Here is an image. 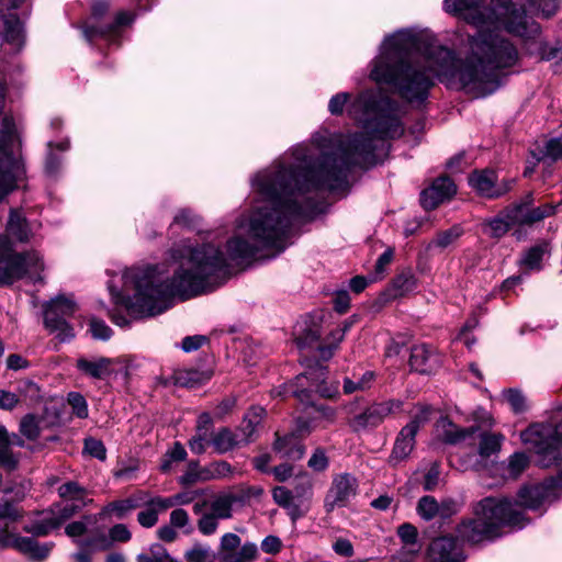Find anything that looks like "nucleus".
Instances as JSON below:
<instances>
[{"label": "nucleus", "instance_id": "27", "mask_svg": "<svg viewBox=\"0 0 562 562\" xmlns=\"http://www.w3.org/2000/svg\"><path fill=\"white\" fill-rule=\"evenodd\" d=\"M244 439H239L238 434L228 427H221L214 431L212 447L217 454H225L234 449L244 446Z\"/></svg>", "mask_w": 562, "mask_h": 562}, {"label": "nucleus", "instance_id": "59", "mask_svg": "<svg viewBox=\"0 0 562 562\" xmlns=\"http://www.w3.org/2000/svg\"><path fill=\"white\" fill-rule=\"evenodd\" d=\"M393 286L395 288L397 294L403 295L416 286L415 277L409 272L401 273L394 279Z\"/></svg>", "mask_w": 562, "mask_h": 562}, {"label": "nucleus", "instance_id": "31", "mask_svg": "<svg viewBox=\"0 0 562 562\" xmlns=\"http://www.w3.org/2000/svg\"><path fill=\"white\" fill-rule=\"evenodd\" d=\"M434 350L426 344H419L412 347L409 364L413 370L419 373H429L431 371V359Z\"/></svg>", "mask_w": 562, "mask_h": 562}, {"label": "nucleus", "instance_id": "9", "mask_svg": "<svg viewBox=\"0 0 562 562\" xmlns=\"http://www.w3.org/2000/svg\"><path fill=\"white\" fill-rule=\"evenodd\" d=\"M109 0H93L91 4V16L81 25L85 38L92 43L95 40H103L110 44L119 43L123 29L132 24L134 16L127 11L119 12L113 22L101 25V19L110 10Z\"/></svg>", "mask_w": 562, "mask_h": 562}, {"label": "nucleus", "instance_id": "48", "mask_svg": "<svg viewBox=\"0 0 562 562\" xmlns=\"http://www.w3.org/2000/svg\"><path fill=\"white\" fill-rule=\"evenodd\" d=\"M461 235L462 228L459 226H453L449 229L438 233L437 236L431 240L430 246L447 248L453 244Z\"/></svg>", "mask_w": 562, "mask_h": 562}, {"label": "nucleus", "instance_id": "17", "mask_svg": "<svg viewBox=\"0 0 562 562\" xmlns=\"http://www.w3.org/2000/svg\"><path fill=\"white\" fill-rule=\"evenodd\" d=\"M428 562H463L464 557L458 540L443 536L431 541L428 548Z\"/></svg>", "mask_w": 562, "mask_h": 562}, {"label": "nucleus", "instance_id": "36", "mask_svg": "<svg viewBox=\"0 0 562 562\" xmlns=\"http://www.w3.org/2000/svg\"><path fill=\"white\" fill-rule=\"evenodd\" d=\"M375 381V373L371 370L362 372L360 375L356 373L352 376L344 379L342 390L345 394H352L358 391L369 390Z\"/></svg>", "mask_w": 562, "mask_h": 562}, {"label": "nucleus", "instance_id": "2", "mask_svg": "<svg viewBox=\"0 0 562 562\" xmlns=\"http://www.w3.org/2000/svg\"><path fill=\"white\" fill-rule=\"evenodd\" d=\"M443 10L477 29L469 38L465 59L442 46H431L420 55L416 36L398 31L384 38L370 78L393 86L411 103L427 99L435 76L449 88L483 98L502 86L503 70L518 61L517 48L501 35V29L526 41L540 36V25L525 10L513 7L510 0H443Z\"/></svg>", "mask_w": 562, "mask_h": 562}, {"label": "nucleus", "instance_id": "32", "mask_svg": "<svg viewBox=\"0 0 562 562\" xmlns=\"http://www.w3.org/2000/svg\"><path fill=\"white\" fill-rule=\"evenodd\" d=\"M481 226L482 232L486 236L495 239L504 237L513 227L508 221V217H506L504 210H502L495 216L483 220Z\"/></svg>", "mask_w": 562, "mask_h": 562}, {"label": "nucleus", "instance_id": "7", "mask_svg": "<svg viewBox=\"0 0 562 562\" xmlns=\"http://www.w3.org/2000/svg\"><path fill=\"white\" fill-rule=\"evenodd\" d=\"M522 442L538 456V463L549 468L562 459V422L533 424L520 434Z\"/></svg>", "mask_w": 562, "mask_h": 562}, {"label": "nucleus", "instance_id": "25", "mask_svg": "<svg viewBox=\"0 0 562 562\" xmlns=\"http://www.w3.org/2000/svg\"><path fill=\"white\" fill-rule=\"evenodd\" d=\"M414 430L413 426H404L398 432L390 456V461L394 464L405 460L413 451L416 437Z\"/></svg>", "mask_w": 562, "mask_h": 562}, {"label": "nucleus", "instance_id": "12", "mask_svg": "<svg viewBox=\"0 0 562 562\" xmlns=\"http://www.w3.org/2000/svg\"><path fill=\"white\" fill-rule=\"evenodd\" d=\"M83 508V503H59L54 505L49 512L44 513L41 518L27 524L23 530L33 536L43 537L54 529H57L64 521L72 517Z\"/></svg>", "mask_w": 562, "mask_h": 562}, {"label": "nucleus", "instance_id": "24", "mask_svg": "<svg viewBox=\"0 0 562 562\" xmlns=\"http://www.w3.org/2000/svg\"><path fill=\"white\" fill-rule=\"evenodd\" d=\"M3 20V38L15 48H21L24 44V27L16 14L11 12L0 13Z\"/></svg>", "mask_w": 562, "mask_h": 562}, {"label": "nucleus", "instance_id": "57", "mask_svg": "<svg viewBox=\"0 0 562 562\" xmlns=\"http://www.w3.org/2000/svg\"><path fill=\"white\" fill-rule=\"evenodd\" d=\"M200 217L190 210H181L173 218V224L189 229L198 228Z\"/></svg>", "mask_w": 562, "mask_h": 562}, {"label": "nucleus", "instance_id": "35", "mask_svg": "<svg viewBox=\"0 0 562 562\" xmlns=\"http://www.w3.org/2000/svg\"><path fill=\"white\" fill-rule=\"evenodd\" d=\"M58 495L60 498L66 501L67 503L81 504L83 503V508L92 503V499H88L87 490L75 481H69L61 484L58 487Z\"/></svg>", "mask_w": 562, "mask_h": 562}, {"label": "nucleus", "instance_id": "44", "mask_svg": "<svg viewBox=\"0 0 562 562\" xmlns=\"http://www.w3.org/2000/svg\"><path fill=\"white\" fill-rule=\"evenodd\" d=\"M503 436L497 434L484 432L481 435L479 453L482 457H490L501 450Z\"/></svg>", "mask_w": 562, "mask_h": 562}, {"label": "nucleus", "instance_id": "54", "mask_svg": "<svg viewBox=\"0 0 562 562\" xmlns=\"http://www.w3.org/2000/svg\"><path fill=\"white\" fill-rule=\"evenodd\" d=\"M106 537L111 541V546L115 542L126 543L132 539V532L126 525L116 524L109 529Z\"/></svg>", "mask_w": 562, "mask_h": 562}, {"label": "nucleus", "instance_id": "62", "mask_svg": "<svg viewBox=\"0 0 562 562\" xmlns=\"http://www.w3.org/2000/svg\"><path fill=\"white\" fill-rule=\"evenodd\" d=\"M530 7L544 18L552 16L558 10V0H529Z\"/></svg>", "mask_w": 562, "mask_h": 562}, {"label": "nucleus", "instance_id": "23", "mask_svg": "<svg viewBox=\"0 0 562 562\" xmlns=\"http://www.w3.org/2000/svg\"><path fill=\"white\" fill-rule=\"evenodd\" d=\"M530 155L537 161L555 162L562 159V138L553 137L537 142L530 149Z\"/></svg>", "mask_w": 562, "mask_h": 562}, {"label": "nucleus", "instance_id": "15", "mask_svg": "<svg viewBox=\"0 0 562 562\" xmlns=\"http://www.w3.org/2000/svg\"><path fill=\"white\" fill-rule=\"evenodd\" d=\"M357 492L358 480L355 475L350 473L336 474L324 499L325 510L331 513L335 508L347 506Z\"/></svg>", "mask_w": 562, "mask_h": 562}, {"label": "nucleus", "instance_id": "53", "mask_svg": "<svg viewBox=\"0 0 562 562\" xmlns=\"http://www.w3.org/2000/svg\"><path fill=\"white\" fill-rule=\"evenodd\" d=\"M137 562H176L160 546H154L149 553L137 555Z\"/></svg>", "mask_w": 562, "mask_h": 562}, {"label": "nucleus", "instance_id": "52", "mask_svg": "<svg viewBox=\"0 0 562 562\" xmlns=\"http://www.w3.org/2000/svg\"><path fill=\"white\" fill-rule=\"evenodd\" d=\"M169 524L177 529L183 530L184 533H190L192 530L189 514L183 508H176L170 513Z\"/></svg>", "mask_w": 562, "mask_h": 562}, {"label": "nucleus", "instance_id": "3", "mask_svg": "<svg viewBox=\"0 0 562 562\" xmlns=\"http://www.w3.org/2000/svg\"><path fill=\"white\" fill-rule=\"evenodd\" d=\"M522 513L507 498L485 497L473 508V517L457 528L458 536L470 543L491 540L501 526L522 527Z\"/></svg>", "mask_w": 562, "mask_h": 562}, {"label": "nucleus", "instance_id": "30", "mask_svg": "<svg viewBox=\"0 0 562 562\" xmlns=\"http://www.w3.org/2000/svg\"><path fill=\"white\" fill-rule=\"evenodd\" d=\"M201 473V482H209L232 479L237 470L225 460H216L204 465Z\"/></svg>", "mask_w": 562, "mask_h": 562}, {"label": "nucleus", "instance_id": "41", "mask_svg": "<svg viewBox=\"0 0 562 562\" xmlns=\"http://www.w3.org/2000/svg\"><path fill=\"white\" fill-rule=\"evenodd\" d=\"M345 334L337 327L330 331V334L326 338L325 345H319L317 350L319 358L324 361L330 359L334 355V351L338 348L339 344L342 341Z\"/></svg>", "mask_w": 562, "mask_h": 562}, {"label": "nucleus", "instance_id": "22", "mask_svg": "<svg viewBox=\"0 0 562 562\" xmlns=\"http://www.w3.org/2000/svg\"><path fill=\"white\" fill-rule=\"evenodd\" d=\"M265 414L266 411L261 406H252L245 414L240 425L236 428L239 439H244V446L255 440Z\"/></svg>", "mask_w": 562, "mask_h": 562}, {"label": "nucleus", "instance_id": "5", "mask_svg": "<svg viewBox=\"0 0 562 562\" xmlns=\"http://www.w3.org/2000/svg\"><path fill=\"white\" fill-rule=\"evenodd\" d=\"M44 269L37 251L16 252L8 236L0 235V286L13 284Z\"/></svg>", "mask_w": 562, "mask_h": 562}, {"label": "nucleus", "instance_id": "58", "mask_svg": "<svg viewBox=\"0 0 562 562\" xmlns=\"http://www.w3.org/2000/svg\"><path fill=\"white\" fill-rule=\"evenodd\" d=\"M312 486L311 479L304 474L295 479L292 492L296 499L306 498L312 494Z\"/></svg>", "mask_w": 562, "mask_h": 562}, {"label": "nucleus", "instance_id": "8", "mask_svg": "<svg viewBox=\"0 0 562 562\" xmlns=\"http://www.w3.org/2000/svg\"><path fill=\"white\" fill-rule=\"evenodd\" d=\"M16 143L14 123L5 116L0 131V201L16 188L24 176V166L14 154Z\"/></svg>", "mask_w": 562, "mask_h": 562}, {"label": "nucleus", "instance_id": "39", "mask_svg": "<svg viewBox=\"0 0 562 562\" xmlns=\"http://www.w3.org/2000/svg\"><path fill=\"white\" fill-rule=\"evenodd\" d=\"M18 465V459L10 449V437L7 429L0 426V467L13 470Z\"/></svg>", "mask_w": 562, "mask_h": 562}, {"label": "nucleus", "instance_id": "51", "mask_svg": "<svg viewBox=\"0 0 562 562\" xmlns=\"http://www.w3.org/2000/svg\"><path fill=\"white\" fill-rule=\"evenodd\" d=\"M203 467L200 465L199 461L191 460L186 472L179 477V483L183 486L192 485L201 482L200 475H202Z\"/></svg>", "mask_w": 562, "mask_h": 562}, {"label": "nucleus", "instance_id": "40", "mask_svg": "<svg viewBox=\"0 0 562 562\" xmlns=\"http://www.w3.org/2000/svg\"><path fill=\"white\" fill-rule=\"evenodd\" d=\"M207 376L196 369L179 370L175 373V382L183 387H194L202 384Z\"/></svg>", "mask_w": 562, "mask_h": 562}, {"label": "nucleus", "instance_id": "21", "mask_svg": "<svg viewBox=\"0 0 562 562\" xmlns=\"http://www.w3.org/2000/svg\"><path fill=\"white\" fill-rule=\"evenodd\" d=\"M143 501L144 493L139 492L130 497L110 502L109 504L102 507V509L98 514V517L101 519L108 517H115L116 519L122 520L126 518L133 510L140 507L143 505Z\"/></svg>", "mask_w": 562, "mask_h": 562}, {"label": "nucleus", "instance_id": "14", "mask_svg": "<svg viewBox=\"0 0 562 562\" xmlns=\"http://www.w3.org/2000/svg\"><path fill=\"white\" fill-rule=\"evenodd\" d=\"M514 179L498 181L497 173L491 169L475 170L469 176L470 187L481 196L497 199L513 189Z\"/></svg>", "mask_w": 562, "mask_h": 562}, {"label": "nucleus", "instance_id": "63", "mask_svg": "<svg viewBox=\"0 0 562 562\" xmlns=\"http://www.w3.org/2000/svg\"><path fill=\"white\" fill-rule=\"evenodd\" d=\"M328 464H329L328 458H327L324 449H322V448L315 449V451L313 452V454L311 456V458L307 462L308 468H311L313 471H316V472L325 471L328 468Z\"/></svg>", "mask_w": 562, "mask_h": 562}, {"label": "nucleus", "instance_id": "10", "mask_svg": "<svg viewBox=\"0 0 562 562\" xmlns=\"http://www.w3.org/2000/svg\"><path fill=\"white\" fill-rule=\"evenodd\" d=\"M44 327L55 334L61 341H69L75 337L74 328L68 319L77 310L76 302L66 295H57L43 305Z\"/></svg>", "mask_w": 562, "mask_h": 562}, {"label": "nucleus", "instance_id": "43", "mask_svg": "<svg viewBox=\"0 0 562 562\" xmlns=\"http://www.w3.org/2000/svg\"><path fill=\"white\" fill-rule=\"evenodd\" d=\"M504 211L513 227L529 225L528 207H526V203H514L505 207Z\"/></svg>", "mask_w": 562, "mask_h": 562}, {"label": "nucleus", "instance_id": "38", "mask_svg": "<svg viewBox=\"0 0 562 562\" xmlns=\"http://www.w3.org/2000/svg\"><path fill=\"white\" fill-rule=\"evenodd\" d=\"M443 426V432H442V440L447 443H458L469 436L473 435L476 430V427H469V428H460L457 425L452 424L451 422L443 419L442 420Z\"/></svg>", "mask_w": 562, "mask_h": 562}, {"label": "nucleus", "instance_id": "11", "mask_svg": "<svg viewBox=\"0 0 562 562\" xmlns=\"http://www.w3.org/2000/svg\"><path fill=\"white\" fill-rule=\"evenodd\" d=\"M562 496V470L557 476L543 480L539 484L522 487L518 493L519 504L538 510L552 504Z\"/></svg>", "mask_w": 562, "mask_h": 562}, {"label": "nucleus", "instance_id": "28", "mask_svg": "<svg viewBox=\"0 0 562 562\" xmlns=\"http://www.w3.org/2000/svg\"><path fill=\"white\" fill-rule=\"evenodd\" d=\"M549 252V243L540 241L525 250L518 263L528 271H540L542 269V260Z\"/></svg>", "mask_w": 562, "mask_h": 562}, {"label": "nucleus", "instance_id": "16", "mask_svg": "<svg viewBox=\"0 0 562 562\" xmlns=\"http://www.w3.org/2000/svg\"><path fill=\"white\" fill-rule=\"evenodd\" d=\"M0 547L14 548L19 552L27 555L29 558L42 561L48 557L53 544H40L31 537H22L14 533H9L5 529H0Z\"/></svg>", "mask_w": 562, "mask_h": 562}, {"label": "nucleus", "instance_id": "34", "mask_svg": "<svg viewBox=\"0 0 562 562\" xmlns=\"http://www.w3.org/2000/svg\"><path fill=\"white\" fill-rule=\"evenodd\" d=\"M87 537L75 540L79 548L88 549L91 552L103 551L111 548V541L108 540L105 532L101 528H95Z\"/></svg>", "mask_w": 562, "mask_h": 562}, {"label": "nucleus", "instance_id": "13", "mask_svg": "<svg viewBox=\"0 0 562 562\" xmlns=\"http://www.w3.org/2000/svg\"><path fill=\"white\" fill-rule=\"evenodd\" d=\"M218 560L221 562H255L259 557L256 543L241 539L234 532H226L220 539Z\"/></svg>", "mask_w": 562, "mask_h": 562}, {"label": "nucleus", "instance_id": "45", "mask_svg": "<svg viewBox=\"0 0 562 562\" xmlns=\"http://www.w3.org/2000/svg\"><path fill=\"white\" fill-rule=\"evenodd\" d=\"M439 503L435 497L423 496L417 504V513L425 520H431L438 516Z\"/></svg>", "mask_w": 562, "mask_h": 562}, {"label": "nucleus", "instance_id": "46", "mask_svg": "<svg viewBox=\"0 0 562 562\" xmlns=\"http://www.w3.org/2000/svg\"><path fill=\"white\" fill-rule=\"evenodd\" d=\"M67 403L71 407V412L76 417H78L80 419H85L89 416L88 403L81 393H78V392L68 393Z\"/></svg>", "mask_w": 562, "mask_h": 562}, {"label": "nucleus", "instance_id": "29", "mask_svg": "<svg viewBox=\"0 0 562 562\" xmlns=\"http://www.w3.org/2000/svg\"><path fill=\"white\" fill-rule=\"evenodd\" d=\"M274 450L279 452L282 458L300 460L304 456L305 447L299 436L290 434L277 438Z\"/></svg>", "mask_w": 562, "mask_h": 562}, {"label": "nucleus", "instance_id": "33", "mask_svg": "<svg viewBox=\"0 0 562 562\" xmlns=\"http://www.w3.org/2000/svg\"><path fill=\"white\" fill-rule=\"evenodd\" d=\"M237 497L232 493L218 494L210 503V514L218 520L229 519L233 516V505L236 503Z\"/></svg>", "mask_w": 562, "mask_h": 562}, {"label": "nucleus", "instance_id": "37", "mask_svg": "<svg viewBox=\"0 0 562 562\" xmlns=\"http://www.w3.org/2000/svg\"><path fill=\"white\" fill-rule=\"evenodd\" d=\"M158 499H161V496L150 497L149 499L144 498L143 505H146V508L137 514V522L142 527H154L158 522L159 513L167 510V508H160L157 505Z\"/></svg>", "mask_w": 562, "mask_h": 562}, {"label": "nucleus", "instance_id": "19", "mask_svg": "<svg viewBox=\"0 0 562 562\" xmlns=\"http://www.w3.org/2000/svg\"><path fill=\"white\" fill-rule=\"evenodd\" d=\"M213 435V419L209 413H202L198 417L195 432L188 441L191 452L194 454L205 453L206 449L212 447Z\"/></svg>", "mask_w": 562, "mask_h": 562}, {"label": "nucleus", "instance_id": "55", "mask_svg": "<svg viewBox=\"0 0 562 562\" xmlns=\"http://www.w3.org/2000/svg\"><path fill=\"white\" fill-rule=\"evenodd\" d=\"M83 450L98 460L103 461L106 458L105 446L99 439L92 437L85 439Z\"/></svg>", "mask_w": 562, "mask_h": 562}, {"label": "nucleus", "instance_id": "49", "mask_svg": "<svg viewBox=\"0 0 562 562\" xmlns=\"http://www.w3.org/2000/svg\"><path fill=\"white\" fill-rule=\"evenodd\" d=\"M196 494L194 492H181L169 497H162L158 499L157 505L160 508H171L176 505H188L192 503Z\"/></svg>", "mask_w": 562, "mask_h": 562}, {"label": "nucleus", "instance_id": "4", "mask_svg": "<svg viewBox=\"0 0 562 562\" xmlns=\"http://www.w3.org/2000/svg\"><path fill=\"white\" fill-rule=\"evenodd\" d=\"M327 375V368L318 364L299 374L294 383L286 384L278 395L296 397L305 406L306 417L299 418L297 431L300 434H310L317 427L318 422L333 423L336 418V409L328 405L315 404L313 393H318L322 397H331L336 390L324 385Z\"/></svg>", "mask_w": 562, "mask_h": 562}, {"label": "nucleus", "instance_id": "18", "mask_svg": "<svg viewBox=\"0 0 562 562\" xmlns=\"http://www.w3.org/2000/svg\"><path fill=\"white\" fill-rule=\"evenodd\" d=\"M457 192L454 182L446 176L437 178L429 188L420 193V203L426 210H434Z\"/></svg>", "mask_w": 562, "mask_h": 562}, {"label": "nucleus", "instance_id": "60", "mask_svg": "<svg viewBox=\"0 0 562 562\" xmlns=\"http://www.w3.org/2000/svg\"><path fill=\"white\" fill-rule=\"evenodd\" d=\"M218 528V519L210 513H204L198 520V529L203 536H211Z\"/></svg>", "mask_w": 562, "mask_h": 562}, {"label": "nucleus", "instance_id": "56", "mask_svg": "<svg viewBox=\"0 0 562 562\" xmlns=\"http://www.w3.org/2000/svg\"><path fill=\"white\" fill-rule=\"evenodd\" d=\"M529 464V458L524 452L514 453L508 461V471L514 476L520 475Z\"/></svg>", "mask_w": 562, "mask_h": 562}, {"label": "nucleus", "instance_id": "20", "mask_svg": "<svg viewBox=\"0 0 562 562\" xmlns=\"http://www.w3.org/2000/svg\"><path fill=\"white\" fill-rule=\"evenodd\" d=\"M76 368L85 376L105 380L114 372V361L106 357H80L76 360Z\"/></svg>", "mask_w": 562, "mask_h": 562}, {"label": "nucleus", "instance_id": "61", "mask_svg": "<svg viewBox=\"0 0 562 562\" xmlns=\"http://www.w3.org/2000/svg\"><path fill=\"white\" fill-rule=\"evenodd\" d=\"M555 213V206L552 204H543L533 209L528 207L529 225L538 223L546 217H549Z\"/></svg>", "mask_w": 562, "mask_h": 562}, {"label": "nucleus", "instance_id": "47", "mask_svg": "<svg viewBox=\"0 0 562 562\" xmlns=\"http://www.w3.org/2000/svg\"><path fill=\"white\" fill-rule=\"evenodd\" d=\"M20 432L30 440H35L41 434L40 420L33 414L25 415L20 423Z\"/></svg>", "mask_w": 562, "mask_h": 562}, {"label": "nucleus", "instance_id": "64", "mask_svg": "<svg viewBox=\"0 0 562 562\" xmlns=\"http://www.w3.org/2000/svg\"><path fill=\"white\" fill-rule=\"evenodd\" d=\"M210 548L201 544H195L192 549L186 552L187 562H209L211 559Z\"/></svg>", "mask_w": 562, "mask_h": 562}, {"label": "nucleus", "instance_id": "50", "mask_svg": "<svg viewBox=\"0 0 562 562\" xmlns=\"http://www.w3.org/2000/svg\"><path fill=\"white\" fill-rule=\"evenodd\" d=\"M321 338V330L317 325L307 326L306 328L297 331L295 337L296 346L303 349L312 344L318 341Z\"/></svg>", "mask_w": 562, "mask_h": 562}, {"label": "nucleus", "instance_id": "6", "mask_svg": "<svg viewBox=\"0 0 562 562\" xmlns=\"http://www.w3.org/2000/svg\"><path fill=\"white\" fill-rule=\"evenodd\" d=\"M402 408L403 402L394 398L372 403L357 398L344 407L346 424L353 432L378 428L386 417L401 412Z\"/></svg>", "mask_w": 562, "mask_h": 562}, {"label": "nucleus", "instance_id": "42", "mask_svg": "<svg viewBox=\"0 0 562 562\" xmlns=\"http://www.w3.org/2000/svg\"><path fill=\"white\" fill-rule=\"evenodd\" d=\"M187 451L184 447L176 441L170 449L166 451L160 463L161 472H169L173 462H181L187 459Z\"/></svg>", "mask_w": 562, "mask_h": 562}, {"label": "nucleus", "instance_id": "1", "mask_svg": "<svg viewBox=\"0 0 562 562\" xmlns=\"http://www.w3.org/2000/svg\"><path fill=\"white\" fill-rule=\"evenodd\" d=\"M396 110V102L381 91L361 92L348 111L364 132L346 140L328 137L317 146L296 145L256 175L252 188L259 195L258 204L238 220L236 233L226 244L227 256L212 243L194 246L180 241L170 249L171 259L179 263L171 279L156 267L127 269L124 288L135 293L124 297L111 290L114 303L124 305L135 317L155 316L168 310L175 296L187 300L222 285L231 276L229 262L243 263L260 250L283 251L294 222L316 209L312 193L340 189L352 166L374 165L375 151L385 149V140L403 135Z\"/></svg>", "mask_w": 562, "mask_h": 562}, {"label": "nucleus", "instance_id": "26", "mask_svg": "<svg viewBox=\"0 0 562 562\" xmlns=\"http://www.w3.org/2000/svg\"><path fill=\"white\" fill-rule=\"evenodd\" d=\"M8 237L20 243H27L32 237V228L25 216L18 210L12 209L5 226Z\"/></svg>", "mask_w": 562, "mask_h": 562}]
</instances>
